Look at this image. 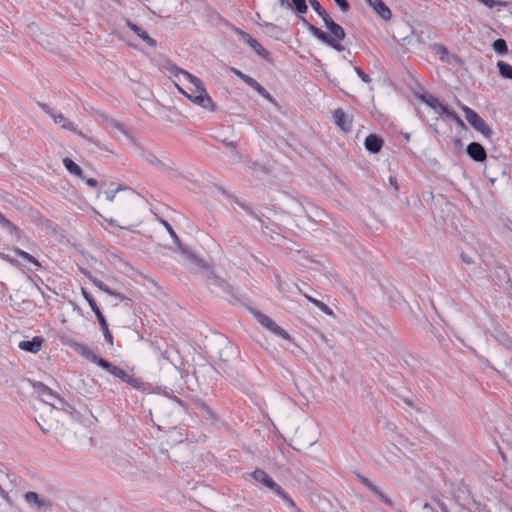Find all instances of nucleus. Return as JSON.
<instances>
[{
	"instance_id": "f257e3e1",
	"label": "nucleus",
	"mask_w": 512,
	"mask_h": 512,
	"mask_svg": "<svg viewBox=\"0 0 512 512\" xmlns=\"http://www.w3.org/2000/svg\"><path fill=\"white\" fill-rule=\"evenodd\" d=\"M169 70L177 76L178 74H182L191 84L189 87V91L183 90L181 87L177 85L178 90L186 96L190 101H192L194 104L210 110H215V104L212 100V98L208 95L204 84L202 80L191 73H189L186 70H183L181 68H178L175 65H171Z\"/></svg>"
},
{
	"instance_id": "f03ea898",
	"label": "nucleus",
	"mask_w": 512,
	"mask_h": 512,
	"mask_svg": "<svg viewBox=\"0 0 512 512\" xmlns=\"http://www.w3.org/2000/svg\"><path fill=\"white\" fill-rule=\"evenodd\" d=\"M462 111L465 114L467 122L478 132H480L485 138L491 139L493 135L492 129L483 120V118L475 112L473 109L466 105H462Z\"/></svg>"
},
{
	"instance_id": "7ed1b4c3",
	"label": "nucleus",
	"mask_w": 512,
	"mask_h": 512,
	"mask_svg": "<svg viewBox=\"0 0 512 512\" xmlns=\"http://www.w3.org/2000/svg\"><path fill=\"white\" fill-rule=\"evenodd\" d=\"M232 31L238 35L240 37V39L246 43L247 45L250 46V48L256 53L258 54L259 56H261L262 58H264L265 60L267 61H270L271 60V53L266 50L259 42L257 39H255L252 35H250L249 33L241 30L240 28L238 27H235L233 26L232 27Z\"/></svg>"
},
{
	"instance_id": "20e7f679",
	"label": "nucleus",
	"mask_w": 512,
	"mask_h": 512,
	"mask_svg": "<svg viewBox=\"0 0 512 512\" xmlns=\"http://www.w3.org/2000/svg\"><path fill=\"white\" fill-rule=\"evenodd\" d=\"M311 34L321 42L341 52L344 50V46L337 42L336 39L332 38L329 34L321 30L320 28L310 24L305 18H302Z\"/></svg>"
},
{
	"instance_id": "39448f33",
	"label": "nucleus",
	"mask_w": 512,
	"mask_h": 512,
	"mask_svg": "<svg viewBox=\"0 0 512 512\" xmlns=\"http://www.w3.org/2000/svg\"><path fill=\"white\" fill-rule=\"evenodd\" d=\"M254 316L257 319V321L266 329H268L275 335L282 337L283 339L289 340V334L280 326H278L270 317H268L267 315L263 314L260 311H254Z\"/></svg>"
},
{
	"instance_id": "423d86ee",
	"label": "nucleus",
	"mask_w": 512,
	"mask_h": 512,
	"mask_svg": "<svg viewBox=\"0 0 512 512\" xmlns=\"http://www.w3.org/2000/svg\"><path fill=\"white\" fill-rule=\"evenodd\" d=\"M24 500L33 509L37 511H47L51 509V502L48 498L40 496L36 492L28 491L24 494Z\"/></svg>"
},
{
	"instance_id": "0eeeda50",
	"label": "nucleus",
	"mask_w": 512,
	"mask_h": 512,
	"mask_svg": "<svg viewBox=\"0 0 512 512\" xmlns=\"http://www.w3.org/2000/svg\"><path fill=\"white\" fill-rule=\"evenodd\" d=\"M100 367L107 371L109 374L121 379L123 382L135 386L136 380L132 376L127 374L123 369L108 362L107 360L104 359L100 363Z\"/></svg>"
},
{
	"instance_id": "6e6552de",
	"label": "nucleus",
	"mask_w": 512,
	"mask_h": 512,
	"mask_svg": "<svg viewBox=\"0 0 512 512\" xmlns=\"http://www.w3.org/2000/svg\"><path fill=\"white\" fill-rule=\"evenodd\" d=\"M421 100L438 115H446L450 110L447 105L441 103L438 98L432 94L422 95Z\"/></svg>"
},
{
	"instance_id": "1a4fd4ad",
	"label": "nucleus",
	"mask_w": 512,
	"mask_h": 512,
	"mask_svg": "<svg viewBox=\"0 0 512 512\" xmlns=\"http://www.w3.org/2000/svg\"><path fill=\"white\" fill-rule=\"evenodd\" d=\"M324 24L326 28L330 31L332 34V38L336 39L337 42L340 43V41L344 40L346 34L344 29L337 24L330 16L329 14L323 18Z\"/></svg>"
},
{
	"instance_id": "9d476101",
	"label": "nucleus",
	"mask_w": 512,
	"mask_h": 512,
	"mask_svg": "<svg viewBox=\"0 0 512 512\" xmlns=\"http://www.w3.org/2000/svg\"><path fill=\"white\" fill-rule=\"evenodd\" d=\"M51 118L54 120L56 124H61L62 128L70 130L71 132L83 138L86 137L80 130H78L74 123L66 119L62 113L55 111L52 114Z\"/></svg>"
},
{
	"instance_id": "9b49d317",
	"label": "nucleus",
	"mask_w": 512,
	"mask_h": 512,
	"mask_svg": "<svg viewBox=\"0 0 512 512\" xmlns=\"http://www.w3.org/2000/svg\"><path fill=\"white\" fill-rule=\"evenodd\" d=\"M467 154L477 162H482L486 159V151L484 147L478 142H471L467 146Z\"/></svg>"
},
{
	"instance_id": "f8f14e48",
	"label": "nucleus",
	"mask_w": 512,
	"mask_h": 512,
	"mask_svg": "<svg viewBox=\"0 0 512 512\" xmlns=\"http://www.w3.org/2000/svg\"><path fill=\"white\" fill-rule=\"evenodd\" d=\"M43 339L41 337H34L32 340H23L19 342L18 347L26 352L36 354L42 347Z\"/></svg>"
},
{
	"instance_id": "ddd939ff",
	"label": "nucleus",
	"mask_w": 512,
	"mask_h": 512,
	"mask_svg": "<svg viewBox=\"0 0 512 512\" xmlns=\"http://www.w3.org/2000/svg\"><path fill=\"white\" fill-rule=\"evenodd\" d=\"M364 146L367 151L376 154L382 149L383 140L376 134H370L365 138Z\"/></svg>"
},
{
	"instance_id": "4468645a",
	"label": "nucleus",
	"mask_w": 512,
	"mask_h": 512,
	"mask_svg": "<svg viewBox=\"0 0 512 512\" xmlns=\"http://www.w3.org/2000/svg\"><path fill=\"white\" fill-rule=\"evenodd\" d=\"M75 349L86 360L95 363L98 366H100V363L104 360L103 358L96 355L88 346L84 344H77Z\"/></svg>"
},
{
	"instance_id": "2eb2a0df",
	"label": "nucleus",
	"mask_w": 512,
	"mask_h": 512,
	"mask_svg": "<svg viewBox=\"0 0 512 512\" xmlns=\"http://www.w3.org/2000/svg\"><path fill=\"white\" fill-rule=\"evenodd\" d=\"M334 123L339 126L343 131L351 130V120L342 109H336L333 112Z\"/></svg>"
},
{
	"instance_id": "dca6fc26",
	"label": "nucleus",
	"mask_w": 512,
	"mask_h": 512,
	"mask_svg": "<svg viewBox=\"0 0 512 512\" xmlns=\"http://www.w3.org/2000/svg\"><path fill=\"white\" fill-rule=\"evenodd\" d=\"M208 286L212 292L221 291L225 294H230L232 292L231 286L225 280L218 277L209 278Z\"/></svg>"
},
{
	"instance_id": "f3484780",
	"label": "nucleus",
	"mask_w": 512,
	"mask_h": 512,
	"mask_svg": "<svg viewBox=\"0 0 512 512\" xmlns=\"http://www.w3.org/2000/svg\"><path fill=\"white\" fill-rule=\"evenodd\" d=\"M38 391L40 393L42 400L51 406L55 405L56 400L61 402L60 397L58 395H56L50 388H48L47 386H45L42 383H39Z\"/></svg>"
},
{
	"instance_id": "a211bd4d",
	"label": "nucleus",
	"mask_w": 512,
	"mask_h": 512,
	"mask_svg": "<svg viewBox=\"0 0 512 512\" xmlns=\"http://www.w3.org/2000/svg\"><path fill=\"white\" fill-rule=\"evenodd\" d=\"M126 24L135 34H137L138 37H140L145 43H147V45L153 48L156 47V40L151 38L146 31L141 29L136 24L132 23L130 20H127Z\"/></svg>"
},
{
	"instance_id": "6ab92c4d",
	"label": "nucleus",
	"mask_w": 512,
	"mask_h": 512,
	"mask_svg": "<svg viewBox=\"0 0 512 512\" xmlns=\"http://www.w3.org/2000/svg\"><path fill=\"white\" fill-rule=\"evenodd\" d=\"M247 85L254 89L259 95H261L263 98L268 100L270 103L276 104L275 99L273 96L262 86L260 85L254 78H250L249 81H247Z\"/></svg>"
},
{
	"instance_id": "aec40b11",
	"label": "nucleus",
	"mask_w": 512,
	"mask_h": 512,
	"mask_svg": "<svg viewBox=\"0 0 512 512\" xmlns=\"http://www.w3.org/2000/svg\"><path fill=\"white\" fill-rule=\"evenodd\" d=\"M99 118L101 119L102 124H104L107 128L111 130H118L121 133H126L124 125L119 121L110 118L105 114H100Z\"/></svg>"
},
{
	"instance_id": "412c9836",
	"label": "nucleus",
	"mask_w": 512,
	"mask_h": 512,
	"mask_svg": "<svg viewBox=\"0 0 512 512\" xmlns=\"http://www.w3.org/2000/svg\"><path fill=\"white\" fill-rule=\"evenodd\" d=\"M63 165L70 174L79 177L81 180L85 179L81 167L78 164H76L72 159L68 157L64 158Z\"/></svg>"
},
{
	"instance_id": "4be33fe9",
	"label": "nucleus",
	"mask_w": 512,
	"mask_h": 512,
	"mask_svg": "<svg viewBox=\"0 0 512 512\" xmlns=\"http://www.w3.org/2000/svg\"><path fill=\"white\" fill-rule=\"evenodd\" d=\"M97 320L101 326V329L103 331V335L105 337V340L109 343V344H113V336L112 334L110 333L109 331V328H108V323L104 317V315L102 314L101 311H97Z\"/></svg>"
},
{
	"instance_id": "5701e85b",
	"label": "nucleus",
	"mask_w": 512,
	"mask_h": 512,
	"mask_svg": "<svg viewBox=\"0 0 512 512\" xmlns=\"http://www.w3.org/2000/svg\"><path fill=\"white\" fill-rule=\"evenodd\" d=\"M91 281L101 291H103V292H105V293H107V294H109L111 296H114L115 298H117L119 300H123L124 299V296L121 293L116 292V291L110 289L108 287V285H106L103 281L99 280L98 278H92Z\"/></svg>"
},
{
	"instance_id": "b1692460",
	"label": "nucleus",
	"mask_w": 512,
	"mask_h": 512,
	"mask_svg": "<svg viewBox=\"0 0 512 512\" xmlns=\"http://www.w3.org/2000/svg\"><path fill=\"white\" fill-rule=\"evenodd\" d=\"M371 8H373V10L384 20H389L391 18V10L382 0L376 2Z\"/></svg>"
},
{
	"instance_id": "393cba45",
	"label": "nucleus",
	"mask_w": 512,
	"mask_h": 512,
	"mask_svg": "<svg viewBox=\"0 0 512 512\" xmlns=\"http://www.w3.org/2000/svg\"><path fill=\"white\" fill-rule=\"evenodd\" d=\"M253 478L255 481L263 484L265 487H269L270 483H272L273 479L263 470L256 469L253 474Z\"/></svg>"
},
{
	"instance_id": "a878e982",
	"label": "nucleus",
	"mask_w": 512,
	"mask_h": 512,
	"mask_svg": "<svg viewBox=\"0 0 512 512\" xmlns=\"http://www.w3.org/2000/svg\"><path fill=\"white\" fill-rule=\"evenodd\" d=\"M163 223H164L165 228L167 229V231H168V232H169V234L171 235V237H172V239H173L174 243H175V244H177L178 248H179V249H180L184 254H188L189 256H192V255L189 253L188 249H187L186 247H183V246L181 245L180 240H179V238H178L177 234L175 233V231L173 230V228L171 227V225H170L168 222H166V221H164Z\"/></svg>"
},
{
	"instance_id": "bb28decb",
	"label": "nucleus",
	"mask_w": 512,
	"mask_h": 512,
	"mask_svg": "<svg viewBox=\"0 0 512 512\" xmlns=\"http://www.w3.org/2000/svg\"><path fill=\"white\" fill-rule=\"evenodd\" d=\"M497 67L499 69V73L503 78L511 79L512 80V65L504 62V61H498Z\"/></svg>"
},
{
	"instance_id": "cd10ccee",
	"label": "nucleus",
	"mask_w": 512,
	"mask_h": 512,
	"mask_svg": "<svg viewBox=\"0 0 512 512\" xmlns=\"http://www.w3.org/2000/svg\"><path fill=\"white\" fill-rule=\"evenodd\" d=\"M287 6L299 14H305L308 9L306 0H291V3H288Z\"/></svg>"
},
{
	"instance_id": "c85d7f7f",
	"label": "nucleus",
	"mask_w": 512,
	"mask_h": 512,
	"mask_svg": "<svg viewBox=\"0 0 512 512\" xmlns=\"http://www.w3.org/2000/svg\"><path fill=\"white\" fill-rule=\"evenodd\" d=\"M492 48L493 50L497 53V54H500V55H504V54H507L508 52V47H507V43L504 39L502 38H499L497 40H495L492 44Z\"/></svg>"
},
{
	"instance_id": "c756f323",
	"label": "nucleus",
	"mask_w": 512,
	"mask_h": 512,
	"mask_svg": "<svg viewBox=\"0 0 512 512\" xmlns=\"http://www.w3.org/2000/svg\"><path fill=\"white\" fill-rule=\"evenodd\" d=\"M375 496L379 498L380 501L387 504L390 507H394V502L390 497H388L378 486L373 488L372 492Z\"/></svg>"
},
{
	"instance_id": "7c9ffc66",
	"label": "nucleus",
	"mask_w": 512,
	"mask_h": 512,
	"mask_svg": "<svg viewBox=\"0 0 512 512\" xmlns=\"http://www.w3.org/2000/svg\"><path fill=\"white\" fill-rule=\"evenodd\" d=\"M82 295L85 298V300L88 302L90 308L92 311L97 315V311H100L95 299L92 297V295L87 292L85 289H82Z\"/></svg>"
},
{
	"instance_id": "2f4dec72",
	"label": "nucleus",
	"mask_w": 512,
	"mask_h": 512,
	"mask_svg": "<svg viewBox=\"0 0 512 512\" xmlns=\"http://www.w3.org/2000/svg\"><path fill=\"white\" fill-rule=\"evenodd\" d=\"M15 253L20 256L22 259L32 263L33 265L35 266H40V263L38 262V260L33 257L31 254L19 249V248H16L15 249Z\"/></svg>"
},
{
	"instance_id": "473e14b6",
	"label": "nucleus",
	"mask_w": 512,
	"mask_h": 512,
	"mask_svg": "<svg viewBox=\"0 0 512 512\" xmlns=\"http://www.w3.org/2000/svg\"><path fill=\"white\" fill-rule=\"evenodd\" d=\"M0 225L10 231L11 234L17 231V227L0 212Z\"/></svg>"
},
{
	"instance_id": "72a5a7b5",
	"label": "nucleus",
	"mask_w": 512,
	"mask_h": 512,
	"mask_svg": "<svg viewBox=\"0 0 512 512\" xmlns=\"http://www.w3.org/2000/svg\"><path fill=\"white\" fill-rule=\"evenodd\" d=\"M311 7L314 9V11L323 19L328 15V13L325 11V9L320 5V3L317 0H307Z\"/></svg>"
},
{
	"instance_id": "f704fd0d",
	"label": "nucleus",
	"mask_w": 512,
	"mask_h": 512,
	"mask_svg": "<svg viewBox=\"0 0 512 512\" xmlns=\"http://www.w3.org/2000/svg\"><path fill=\"white\" fill-rule=\"evenodd\" d=\"M434 51H435L436 55L439 56L440 60L447 61L448 56H449V52H448V50H447V48L445 46H443V45H435Z\"/></svg>"
},
{
	"instance_id": "c9c22d12",
	"label": "nucleus",
	"mask_w": 512,
	"mask_h": 512,
	"mask_svg": "<svg viewBox=\"0 0 512 512\" xmlns=\"http://www.w3.org/2000/svg\"><path fill=\"white\" fill-rule=\"evenodd\" d=\"M441 503L443 504L445 507H447L446 503L440 499H435L434 500V503L433 504H430V503H425L423 505V509L424 510H431L432 512H440V511H437L438 510V504Z\"/></svg>"
},
{
	"instance_id": "e433bc0d",
	"label": "nucleus",
	"mask_w": 512,
	"mask_h": 512,
	"mask_svg": "<svg viewBox=\"0 0 512 512\" xmlns=\"http://www.w3.org/2000/svg\"><path fill=\"white\" fill-rule=\"evenodd\" d=\"M230 71L246 84H247V81H249V79L251 78V76L244 74L242 71H240L237 68L231 67Z\"/></svg>"
},
{
	"instance_id": "4c0bfd02",
	"label": "nucleus",
	"mask_w": 512,
	"mask_h": 512,
	"mask_svg": "<svg viewBox=\"0 0 512 512\" xmlns=\"http://www.w3.org/2000/svg\"><path fill=\"white\" fill-rule=\"evenodd\" d=\"M280 498L287 504L290 508H296V504L294 500L289 496L287 492H284Z\"/></svg>"
},
{
	"instance_id": "58836bf2",
	"label": "nucleus",
	"mask_w": 512,
	"mask_h": 512,
	"mask_svg": "<svg viewBox=\"0 0 512 512\" xmlns=\"http://www.w3.org/2000/svg\"><path fill=\"white\" fill-rule=\"evenodd\" d=\"M280 498L287 504L290 508H296V504L294 500L289 496L287 492H284Z\"/></svg>"
},
{
	"instance_id": "ea45409f",
	"label": "nucleus",
	"mask_w": 512,
	"mask_h": 512,
	"mask_svg": "<svg viewBox=\"0 0 512 512\" xmlns=\"http://www.w3.org/2000/svg\"><path fill=\"white\" fill-rule=\"evenodd\" d=\"M280 498L287 504L290 508H296V504L294 500L289 496L287 492H284Z\"/></svg>"
},
{
	"instance_id": "a19ab883",
	"label": "nucleus",
	"mask_w": 512,
	"mask_h": 512,
	"mask_svg": "<svg viewBox=\"0 0 512 512\" xmlns=\"http://www.w3.org/2000/svg\"><path fill=\"white\" fill-rule=\"evenodd\" d=\"M270 490H272L275 494H277L279 497L285 492L280 485H278L274 480L272 483H270V486L268 487Z\"/></svg>"
},
{
	"instance_id": "79ce46f5",
	"label": "nucleus",
	"mask_w": 512,
	"mask_h": 512,
	"mask_svg": "<svg viewBox=\"0 0 512 512\" xmlns=\"http://www.w3.org/2000/svg\"><path fill=\"white\" fill-rule=\"evenodd\" d=\"M355 72L362 79L363 82H365V83L371 82L370 76L368 74H366L363 70H361L359 67H355Z\"/></svg>"
},
{
	"instance_id": "37998d69",
	"label": "nucleus",
	"mask_w": 512,
	"mask_h": 512,
	"mask_svg": "<svg viewBox=\"0 0 512 512\" xmlns=\"http://www.w3.org/2000/svg\"><path fill=\"white\" fill-rule=\"evenodd\" d=\"M446 116L452 120H454L458 125L464 126V122L462 119L452 110H449V112L446 114Z\"/></svg>"
},
{
	"instance_id": "c03bdc74",
	"label": "nucleus",
	"mask_w": 512,
	"mask_h": 512,
	"mask_svg": "<svg viewBox=\"0 0 512 512\" xmlns=\"http://www.w3.org/2000/svg\"><path fill=\"white\" fill-rule=\"evenodd\" d=\"M336 5L341 9L343 12H347L350 9V4L347 0H334Z\"/></svg>"
},
{
	"instance_id": "a18cd8bd",
	"label": "nucleus",
	"mask_w": 512,
	"mask_h": 512,
	"mask_svg": "<svg viewBox=\"0 0 512 512\" xmlns=\"http://www.w3.org/2000/svg\"><path fill=\"white\" fill-rule=\"evenodd\" d=\"M126 188H123L121 186H119L115 191H106L105 192V197L108 201L112 202L114 199H115V195L117 192L121 191V190H125Z\"/></svg>"
},
{
	"instance_id": "49530a36",
	"label": "nucleus",
	"mask_w": 512,
	"mask_h": 512,
	"mask_svg": "<svg viewBox=\"0 0 512 512\" xmlns=\"http://www.w3.org/2000/svg\"><path fill=\"white\" fill-rule=\"evenodd\" d=\"M316 307H318L322 312H324L327 315L333 314L331 308H329L325 303L321 301L319 303H316Z\"/></svg>"
},
{
	"instance_id": "de8ad7c7",
	"label": "nucleus",
	"mask_w": 512,
	"mask_h": 512,
	"mask_svg": "<svg viewBox=\"0 0 512 512\" xmlns=\"http://www.w3.org/2000/svg\"><path fill=\"white\" fill-rule=\"evenodd\" d=\"M360 481L361 483L367 487L371 492H373V488H376L377 486L374 485L369 479H367L366 477H363L361 476L360 477Z\"/></svg>"
},
{
	"instance_id": "09e8293b",
	"label": "nucleus",
	"mask_w": 512,
	"mask_h": 512,
	"mask_svg": "<svg viewBox=\"0 0 512 512\" xmlns=\"http://www.w3.org/2000/svg\"><path fill=\"white\" fill-rule=\"evenodd\" d=\"M360 481L361 483L367 487L371 492H373V488H376L377 486L374 485L369 479H367L366 477H363L361 476L360 477Z\"/></svg>"
},
{
	"instance_id": "8fccbe9b",
	"label": "nucleus",
	"mask_w": 512,
	"mask_h": 512,
	"mask_svg": "<svg viewBox=\"0 0 512 512\" xmlns=\"http://www.w3.org/2000/svg\"><path fill=\"white\" fill-rule=\"evenodd\" d=\"M39 107L45 112L47 113L50 117L52 116V114L55 112V110H53L52 108L49 107V105L45 104V103H38Z\"/></svg>"
},
{
	"instance_id": "3c124183",
	"label": "nucleus",
	"mask_w": 512,
	"mask_h": 512,
	"mask_svg": "<svg viewBox=\"0 0 512 512\" xmlns=\"http://www.w3.org/2000/svg\"><path fill=\"white\" fill-rule=\"evenodd\" d=\"M146 161L149 162L151 165H154L156 166L157 164L160 163V161L152 154H148L146 156Z\"/></svg>"
},
{
	"instance_id": "603ef678",
	"label": "nucleus",
	"mask_w": 512,
	"mask_h": 512,
	"mask_svg": "<svg viewBox=\"0 0 512 512\" xmlns=\"http://www.w3.org/2000/svg\"><path fill=\"white\" fill-rule=\"evenodd\" d=\"M86 182V184L92 188H95L97 186V180L93 178H86L83 180Z\"/></svg>"
},
{
	"instance_id": "864d4df0",
	"label": "nucleus",
	"mask_w": 512,
	"mask_h": 512,
	"mask_svg": "<svg viewBox=\"0 0 512 512\" xmlns=\"http://www.w3.org/2000/svg\"><path fill=\"white\" fill-rule=\"evenodd\" d=\"M268 32L271 34H276L278 31V27L274 24H267Z\"/></svg>"
},
{
	"instance_id": "5fc2aeb1",
	"label": "nucleus",
	"mask_w": 512,
	"mask_h": 512,
	"mask_svg": "<svg viewBox=\"0 0 512 512\" xmlns=\"http://www.w3.org/2000/svg\"><path fill=\"white\" fill-rule=\"evenodd\" d=\"M105 221H106L109 225H111V226H116V227H118L119 229H126V227H123V226L117 225V224H116V221H115L114 219H112V218L105 219Z\"/></svg>"
},
{
	"instance_id": "6e6d98bb",
	"label": "nucleus",
	"mask_w": 512,
	"mask_h": 512,
	"mask_svg": "<svg viewBox=\"0 0 512 512\" xmlns=\"http://www.w3.org/2000/svg\"><path fill=\"white\" fill-rule=\"evenodd\" d=\"M303 295H304V297H305L309 302H311V303H312V304H314L315 306H316V303H319V302H320L319 300H317V299H315V298H313V297H311V296H309V295H307V294H303Z\"/></svg>"
},
{
	"instance_id": "4d7b16f0",
	"label": "nucleus",
	"mask_w": 512,
	"mask_h": 512,
	"mask_svg": "<svg viewBox=\"0 0 512 512\" xmlns=\"http://www.w3.org/2000/svg\"><path fill=\"white\" fill-rule=\"evenodd\" d=\"M0 496L3 500L9 502L10 501V496H9V493L5 490H3L2 493H0Z\"/></svg>"
},
{
	"instance_id": "13d9d810",
	"label": "nucleus",
	"mask_w": 512,
	"mask_h": 512,
	"mask_svg": "<svg viewBox=\"0 0 512 512\" xmlns=\"http://www.w3.org/2000/svg\"><path fill=\"white\" fill-rule=\"evenodd\" d=\"M370 7L374 6L376 2H378L379 0H365Z\"/></svg>"
},
{
	"instance_id": "bf43d9fd",
	"label": "nucleus",
	"mask_w": 512,
	"mask_h": 512,
	"mask_svg": "<svg viewBox=\"0 0 512 512\" xmlns=\"http://www.w3.org/2000/svg\"><path fill=\"white\" fill-rule=\"evenodd\" d=\"M462 260L466 263H471V259L469 257H467L466 255H462Z\"/></svg>"
},
{
	"instance_id": "052dcab7",
	"label": "nucleus",
	"mask_w": 512,
	"mask_h": 512,
	"mask_svg": "<svg viewBox=\"0 0 512 512\" xmlns=\"http://www.w3.org/2000/svg\"><path fill=\"white\" fill-rule=\"evenodd\" d=\"M390 183L395 186V189H397L396 180L393 177L389 178Z\"/></svg>"
},
{
	"instance_id": "680f3d73",
	"label": "nucleus",
	"mask_w": 512,
	"mask_h": 512,
	"mask_svg": "<svg viewBox=\"0 0 512 512\" xmlns=\"http://www.w3.org/2000/svg\"><path fill=\"white\" fill-rule=\"evenodd\" d=\"M278 1H279L280 6H285L286 4H288L286 2V0H278Z\"/></svg>"
},
{
	"instance_id": "e2e57ef3",
	"label": "nucleus",
	"mask_w": 512,
	"mask_h": 512,
	"mask_svg": "<svg viewBox=\"0 0 512 512\" xmlns=\"http://www.w3.org/2000/svg\"><path fill=\"white\" fill-rule=\"evenodd\" d=\"M295 512H303L300 508L296 506V508H293Z\"/></svg>"
},
{
	"instance_id": "0e129e2a",
	"label": "nucleus",
	"mask_w": 512,
	"mask_h": 512,
	"mask_svg": "<svg viewBox=\"0 0 512 512\" xmlns=\"http://www.w3.org/2000/svg\"><path fill=\"white\" fill-rule=\"evenodd\" d=\"M3 490H4V489H3V488H2V486L0 485V493H2V492H3Z\"/></svg>"
}]
</instances>
